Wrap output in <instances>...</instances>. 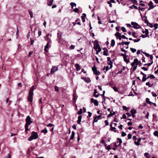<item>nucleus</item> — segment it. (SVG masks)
Masks as SVG:
<instances>
[{
  "instance_id": "nucleus-1",
  "label": "nucleus",
  "mask_w": 158,
  "mask_h": 158,
  "mask_svg": "<svg viewBox=\"0 0 158 158\" xmlns=\"http://www.w3.org/2000/svg\"><path fill=\"white\" fill-rule=\"evenodd\" d=\"M36 88L33 85L31 87L29 90V96L27 98L28 101L29 102H32L33 98V90Z\"/></svg>"
},
{
  "instance_id": "nucleus-2",
  "label": "nucleus",
  "mask_w": 158,
  "mask_h": 158,
  "mask_svg": "<svg viewBox=\"0 0 158 158\" xmlns=\"http://www.w3.org/2000/svg\"><path fill=\"white\" fill-rule=\"evenodd\" d=\"M38 137L37 133L35 131H33L31 133V136L28 139L29 141H31L33 139H37Z\"/></svg>"
},
{
  "instance_id": "nucleus-3",
  "label": "nucleus",
  "mask_w": 158,
  "mask_h": 158,
  "mask_svg": "<svg viewBox=\"0 0 158 158\" xmlns=\"http://www.w3.org/2000/svg\"><path fill=\"white\" fill-rule=\"evenodd\" d=\"M92 70L94 74L96 75H99L100 74V72L97 70V68L95 65L92 68Z\"/></svg>"
},
{
  "instance_id": "nucleus-4",
  "label": "nucleus",
  "mask_w": 158,
  "mask_h": 158,
  "mask_svg": "<svg viewBox=\"0 0 158 158\" xmlns=\"http://www.w3.org/2000/svg\"><path fill=\"white\" fill-rule=\"evenodd\" d=\"M131 24L133 26H132V27H133L135 29H139L140 28H141V27L136 22H132L131 23Z\"/></svg>"
},
{
  "instance_id": "nucleus-5",
  "label": "nucleus",
  "mask_w": 158,
  "mask_h": 158,
  "mask_svg": "<svg viewBox=\"0 0 158 158\" xmlns=\"http://www.w3.org/2000/svg\"><path fill=\"white\" fill-rule=\"evenodd\" d=\"M25 120L26 122L25 125H29L32 123V122L31 121V118L29 116H27Z\"/></svg>"
},
{
  "instance_id": "nucleus-6",
  "label": "nucleus",
  "mask_w": 158,
  "mask_h": 158,
  "mask_svg": "<svg viewBox=\"0 0 158 158\" xmlns=\"http://www.w3.org/2000/svg\"><path fill=\"white\" fill-rule=\"evenodd\" d=\"M94 43L95 44H94V48L95 50H97L98 48L100 47V45L99 44V42L97 40H95Z\"/></svg>"
},
{
  "instance_id": "nucleus-7",
  "label": "nucleus",
  "mask_w": 158,
  "mask_h": 158,
  "mask_svg": "<svg viewBox=\"0 0 158 158\" xmlns=\"http://www.w3.org/2000/svg\"><path fill=\"white\" fill-rule=\"evenodd\" d=\"M138 60L137 58L135 59L133 62L131 64L132 66H134L135 64L136 66H137L138 65Z\"/></svg>"
},
{
  "instance_id": "nucleus-8",
  "label": "nucleus",
  "mask_w": 158,
  "mask_h": 158,
  "mask_svg": "<svg viewBox=\"0 0 158 158\" xmlns=\"http://www.w3.org/2000/svg\"><path fill=\"white\" fill-rule=\"evenodd\" d=\"M91 103H94V105L96 106H98V101L96 99H94L93 98H91L90 100Z\"/></svg>"
},
{
  "instance_id": "nucleus-9",
  "label": "nucleus",
  "mask_w": 158,
  "mask_h": 158,
  "mask_svg": "<svg viewBox=\"0 0 158 158\" xmlns=\"http://www.w3.org/2000/svg\"><path fill=\"white\" fill-rule=\"evenodd\" d=\"M153 4L152 1H151L149 2L148 5L149 6V8H148V10H150L151 9H153L156 6H153Z\"/></svg>"
},
{
  "instance_id": "nucleus-10",
  "label": "nucleus",
  "mask_w": 158,
  "mask_h": 158,
  "mask_svg": "<svg viewBox=\"0 0 158 158\" xmlns=\"http://www.w3.org/2000/svg\"><path fill=\"white\" fill-rule=\"evenodd\" d=\"M58 67L56 66H53L51 69L50 73H54L55 71L58 70Z\"/></svg>"
},
{
  "instance_id": "nucleus-11",
  "label": "nucleus",
  "mask_w": 158,
  "mask_h": 158,
  "mask_svg": "<svg viewBox=\"0 0 158 158\" xmlns=\"http://www.w3.org/2000/svg\"><path fill=\"white\" fill-rule=\"evenodd\" d=\"M81 79H83L87 83H89L91 81V80L89 78H86L85 77H82Z\"/></svg>"
},
{
  "instance_id": "nucleus-12",
  "label": "nucleus",
  "mask_w": 158,
  "mask_h": 158,
  "mask_svg": "<svg viewBox=\"0 0 158 158\" xmlns=\"http://www.w3.org/2000/svg\"><path fill=\"white\" fill-rule=\"evenodd\" d=\"M101 115H99L98 116H96L94 118V119L93 123L94 122H97L98 121V119H97L96 120H95V119H96L98 118L99 119H100V118L101 117Z\"/></svg>"
},
{
  "instance_id": "nucleus-13",
  "label": "nucleus",
  "mask_w": 158,
  "mask_h": 158,
  "mask_svg": "<svg viewBox=\"0 0 158 158\" xmlns=\"http://www.w3.org/2000/svg\"><path fill=\"white\" fill-rule=\"evenodd\" d=\"M82 118V116L80 115L78 116V120L77 121V123L79 124H81V120Z\"/></svg>"
},
{
  "instance_id": "nucleus-14",
  "label": "nucleus",
  "mask_w": 158,
  "mask_h": 158,
  "mask_svg": "<svg viewBox=\"0 0 158 158\" xmlns=\"http://www.w3.org/2000/svg\"><path fill=\"white\" fill-rule=\"evenodd\" d=\"M75 65L76 67V69L77 71H79L81 69V68L78 64H76Z\"/></svg>"
},
{
  "instance_id": "nucleus-15",
  "label": "nucleus",
  "mask_w": 158,
  "mask_h": 158,
  "mask_svg": "<svg viewBox=\"0 0 158 158\" xmlns=\"http://www.w3.org/2000/svg\"><path fill=\"white\" fill-rule=\"evenodd\" d=\"M96 93H97V91L96 89H95L94 90V93L93 96L94 97L97 98L99 96V94H96Z\"/></svg>"
},
{
  "instance_id": "nucleus-16",
  "label": "nucleus",
  "mask_w": 158,
  "mask_h": 158,
  "mask_svg": "<svg viewBox=\"0 0 158 158\" xmlns=\"http://www.w3.org/2000/svg\"><path fill=\"white\" fill-rule=\"evenodd\" d=\"M73 101L75 103L77 99V97L76 94H74L73 95Z\"/></svg>"
},
{
  "instance_id": "nucleus-17",
  "label": "nucleus",
  "mask_w": 158,
  "mask_h": 158,
  "mask_svg": "<svg viewBox=\"0 0 158 158\" xmlns=\"http://www.w3.org/2000/svg\"><path fill=\"white\" fill-rule=\"evenodd\" d=\"M75 133L73 131L72 132V134L70 138V140L73 139L75 136Z\"/></svg>"
},
{
  "instance_id": "nucleus-18",
  "label": "nucleus",
  "mask_w": 158,
  "mask_h": 158,
  "mask_svg": "<svg viewBox=\"0 0 158 158\" xmlns=\"http://www.w3.org/2000/svg\"><path fill=\"white\" fill-rule=\"evenodd\" d=\"M62 36V34L60 32H58L57 34V38L59 40H60L61 37Z\"/></svg>"
},
{
  "instance_id": "nucleus-19",
  "label": "nucleus",
  "mask_w": 158,
  "mask_h": 158,
  "mask_svg": "<svg viewBox=\"0 0 158 158\" xmlns=\"http://www.w3.org/2000/svg\"><path fill=\"white\" fill-rule=\"evenodd\" d=\"M114 35L116 36L117 39H118L119 36H121V34L120 33L118 32H117Z\"/></svg>"
},
{
  "instance_id": "nucleus-20",
  "label": "nucleus",
  "mask_w": 158,
  "mask_h": 158,
  "mask_svg": "<svg viewBox=\"0 0 158 158\" xmlns=\"http://www.w3.org/2000/svg\"><path fill=\"white\" fill-rule=\"evenodd\" d=\"M127 56L125 57H124L123 58L124 60V61L125 62H126L127 63H129V62H130V60L129 59H127Z\"/></svg>"
},
{
  "instance_id": "nucleus-21",
  "label": "nucleus",
  "mask_w": 158,
  "mask_h": 158,
  "mask_svg": "<svg viewBox=\"0 0 158 158\" xmlns=\"http://www.w3.org/2000/svg\"><path fill=\"white\" fill-rule=\"evenodd\" d=\"M115 114V112L113 111V113H112L111 112H110V114L108 115L107 117H111L114 115Z\"/></svg>"
},
{
  "instance_id": "nucleus-22",
  "label": "nucleus",
  "mask_w": 158,
  "mask_h": 158,
  "mask_svg": "<svg viewBox=\"0 0 158 158\" xmlns=\"http://www.w3.org/2000/svg\"><path fill=\"white\" fill-rule=\"evenodd\" d=\"M48 42L47 43V44L46 45V46L45 47L44 50L46 52H48V50L47 49V48H48Z\"/></svg>"
},
{
  "instance_id": "nucleus-23",
  "label": "nucleus",
  "mask_w": 158,
  "mask_h": 158,
  "mask_svg": "<svg viewBox=\"0 0 158 158\" xmlns=\"http://www.w3.org/2000/svg\"><path fill=\"white\" fill-rule=\"evenodd\" d=\"M146 102L147 103L149 104L150 105H151L152 103V102H151L149 101V98H147L146 99Z\"/></svg>"
},
{
  "instance_id": "nucleus-24",
  "label": "nucleus",
  "mask_w": 158,
  "mask_h": 158,
  "mask_svg": "<svg viewBox=\"0 0 158 158\" xmlns=\"http://www.w3.org/2000/svg\"><path fill=\"white\" fill-rule=\"evenodd\" d=\"M130 112L131 113V114H135L136 113V110L133 109L131 110Z\"/></svg>"
},
{
  "instance_id": "nucleus-25",
  "label": "nucleus",
  "mask_w": 158,
  "mask_h": 158,
  "mask_svg": "<svg viewBox=\"0 0 158 158\" xmlns=\"http://www.w3.org/2000/svg\"><path fill=\"white\" fill-rule=\"evenodd\" d=\"M115 44V41L114 39L112 40H111V45L112 47L114 46Z\"/></svg>"
},
{
  "instance_id": "nucleus-26",
  "label": "nucleus",
  "mask_w": 158,
  "mask_h": 158,
  "mask_svg": "<svg viewBox=\"0 0 158 158\" xmlns=\"http://www.w3.org/2000/svg\"><path fill=\"white\" fill-rule=\"evenodd\" d=\"M149 31L147 29H145V35L147 37H149Z\"/></svg>"
},
{
  "instance_id": "nucleus-27",
  "label": "nucleus",
  "mask_w": 158,
  "mask_h": 158,
  "mask_svg": "<svg viewBox=\"0 0 158 158\" xmlns=\"http://www.w3.org/2000/svg\"><path fill=\"white\" fill-rule=\"evenodd\" d=\"M132 3L134 4L137 5L138 3H137V1L136 0H130Z\"/></svg>"
},
{
  "instance_id": "nucleus-28",
  "label": "nucleus",
  "mask_w": 158,
  "mask_h": 158,
  "mask_svg": "<svg viewBox=\"0 0 158 158\" xmlns=\"http://www.w3.org/2000/svg\"><path fill=\"white\" fill-rule=\"evenodd\" d=\"M129 43H130V42H122V45L123 46H124V44H126V45H128L129 44Z\"/></svg>"
},
{
  "instance_id": "nucleus-29",
  "label": "nucleus",
  "mask_w": 158,
  "mask_h": 158,
  "mask_svg": "<svg viewBox=\"0 0 158 158\" xmlns=\"http://www.w3.org/2000/svg\"><path fill=\"white\" fill-rule=\"evenodd\" d=\"M41 132L44 133L45 134H46L48 132V131L46 129V128H45L44 130H42L41 131Z\"/></svg>"
},
{
  "instance_id": "nucleus-30",
  "label": "nucleus",
  "mask_w": 158,
  "mask_h": 158,
  "mask_svg": "<svg viewBox=\"0 0 158 158\" xmlns=\"http://www.w3.org/2000/svg\"><path fill=\"white\" fill-rule=\"evenodd\" d=\"M70 5L71 6V7L72 8H73V6H76V4L75 3L73 2H71L70 3Z\"/></svg>"
},
{
  "instance_id": "nucleus-31",
  "label": "nucleus",
  "mask_w": 158,
  "mask_h": 158,
  "mask_svg": "<svg viewBox=\"0 0 158 158\" xmlns=\"http://www.w3.org/2000/svg\"><path fill=\"white\" fill-rule=\"evenodd\" d=\"M129 8L131 9H133V8H134L135 9H137L138 8L137 6L134 5H133L132 6H130Z\"/></svg>"
},
{
  "instance_id": "nucleus-32",
  "label": "nucleus",
  "mask_w": 158,
  "mask_h": 158,
  "mask_svg": "<svg viewBox=\"0 0 158 158\" xmlns=\"http://www.w3.org/2000/svg\"><path fill=\"white\" fill-rule=\"evenodd\" d=\"M108 64L110 65V69H111L113 67V62L112 61H110V62L108 63Z\"/></svg>"
},
{
  "instance_id": "nucleus-33",
  "label": "nucleus",
  "mask_w": 158,
  "mask_h": 158,
  "mask_svg": "<svg viewBox=\"0 0 158 158\" xmlns=\"http://www.w3.org/2000/svg\"><path fill=\"white\" fill-rule=\"evenodd\" d=\"M108 52V50H105L103 52V55H105V56H108V54L107 53Z\"/></svg>"
},
{
  "instance_id": "nucleus-34",
  "label": "nucleus",
  "mask_w": 158,
  "mask_h": 158,
  "mask_svg": "<svg viewBox=\"0 0 158 158\" xmlns=\"http://www.w3.org/2000/svg\"><path fill=\"white\" fill-rule=\"evenodd\" d=\"M117 140H119V144L118 145V146H120L121 143H122V139L119 138H117Z\"/></svg>"
},
{
  "instance_id": "nucleus-35",
  "label": "nucleus",
  "mask_w": 158,
  "mask_h": 158,
  "mask_svg": "<svg viewBox=\"0 0 158 158\" xmlns=\"http://www.w3.org/2000/svg\"><path fill=\"white\" fill-rule=\"evenodd\" d=\"M154 135L158 137V131H155L154 133Z\"/></svg>"
},
{
  "instance_id": "nucleus-36",
  "label": "nucleus",
  "mask_w": 158,
  "mask_h": 158,
  "mask_svg": "<svg viewBox=\"0 0 158 158\" xmlns=\"http://www.w3.org/2000/svg\"><path fill=\"white\" fill-rule=\"evenodd\" d=\"M136 33L134 31L132 32V36L135 38L137 37V36L136 35Z\"/></svg>"
},
{
  "instance_id": "nucleus-37",
  "label": "nucleus",
  "mask_w": 158,
  "mask_h": 158,
  "mask_svg": "<svg viewBox=\"0 0 158 158\" xmlns=\"http://www.w3.org/2000/svg\"><path fill=\"white\" fill-rule=\"evenodd\" d=\"M130 50L132 53H134L136 52V50L135 48H130Z\"/></svg>"
},
{
  "instance_id": "nucleus-38",
  "label": "nucleus",
  "mask_w": 158,
  "mask_h": 158,
  "mask_svg": "<svg viewBox=\"0 0 158 158\" xmlns=\"http://www.w3.org/2000/svg\"><path fill=\"white\" fill-rule=\"evenodd\" d=\"M82 113V110L81 109H80L79 110L77 114L79 115H81Z\"/></svg>"
},
{
  "instance_id": "nucleus-39",
  "label": "nucleus",
  "mask_w": 158,
  "mask_h": 158,
  "mask_svg": "<svg viewBox=\"0 0 158 158\" xmlns=\"http://www.w3.org/2000/svg\"><path fill=\"white\" fill-rule=\"evenodd\" d=\"M53 0H50L49 1V3L48 4V5L49 6H51L53 4Z\"/></svg>"
},
{
  "instance_id": "nucleus-40",
  "label": "nucleus",
  "mask_w": 158,
  "mask_h": 158,
  "mask_svg": "<svg viewBox=\"0 0 158 158\" xmlns=\"http://www.w3.org/2000/svg\"><path fill=\"white\" fill-rule=\"evenodd\" d=\"M110 129L111 131H114L115 132H116V129L115 127H111L110 128Z\"/></svg>"
},
{
  "instance_id": "nucleus-41",
  "label": "nucleus",
  "mask_w": 158,
  "mask_h": 158,
  "mask_svg": "<svg viewBox=\"0 0 158 158\" xmlns=\"http://www.w3.org/2000/svg\"><path fill=\"white\" fill-rule=\"evenodd\" d=\"M28 126L29 125H25V132H27L29 130V129H28Z\"/></svg>"
},
{
  "instance_id": "nucleus-42",
  "label": "nucleus",
  "mask_w": 158,
  "mask_h": 158,
  "mask_svg": "<svg viewBox=\"0 0 158 158\" xmlns=\"http://www.w3.org/2000/svg\"><path fill=\"white\" fill-rule=\"evenodd\" d=\"M123 110H125L127 111H128V108L125 106H123Z\"/></svg>"
},
{
  "instance_id": "nucleus-43",
  "label": "nucleus",
  "mask_w": 158,
  "mask_h": 158,
  "mask_svg": "<svg viewBox=\"0 0 158 158\" xmlns=\"http://www.w3.org/2000/svg\"><path fill=\"white\" fill-rule=\"evenodd\" d=\"M29 11V13L30 15V16L32 18L33 17V12H32L30 10H29L28 11Z\"/></svg>"
},
{
  "instance_id": "nucleus-44",
  "label": "nucleus",
  "mask_w": 158,
  "mask_h": 158,
  "mask_svg": "<svg viewBox=\"0 0 158 158\" xmlns=\"http://www.w3.org/2000/svg\"><path fill=\"white\" fill-rule=\"evenodd\" d=\"M142 52L143 54H144L147 57H149V56H150V55L148 53H147V52Z\"/></svg>"
},
{
  "instance_id": "nucleus-45",
  "label": "nucleus",
  "mask_w": 158,
  "mask_h": 158,
  "mask_svg": "<svg viewBox=\"0 0 158 158\" xmlns=\"http://www.w3.org/2000/svg\"><path fill=\"white\" fill-rule=\"evenodd\" d=\"M158 24L157 23H154L153 25V27H154L155 28L154 30H156L158 28Z\"/></svg>"
},
{
  "instance_id": "nucleus-46",
  "label": "nucleus",
  "mask_w": 158,
  "mask_h": 158,
  "mask_svg": "<svg viewBox=\"0 0 158 158\" xmlns=\"http://www.w3.org/2000/svg\"><path fill=\"white\" fill-rule=\"evenodd\" d=\"M86 17V15L85 13H83L82 14V16H81V18L82 19H85Z\"/></svg>"
},
{
  "instance_id": "nucleus-47",
  "label": "nucleus",
  "mask_w": 158,
  "mask_h": 158,
  "mask_svg": "<svg viewBox=\"0 0 158 158\" xmlns=\"http://www.w3.org/2000/svg\"><path fill=\"white\" fill-rule=\"evenodd\" d=\"M140 40V39H137L133 40L135 43L139 42Z\"/></svg>"
},
{
  "instance_id": "nucleus-48",
  "label": "nucleus",
  "mask_w": 158,
  "mask_h": 158,
  "mask_svg": "<svg viewBox=\"0 0 158 158\" xmlns=\"http://www.w3.org/2000/svg\"><path fill=\"white\" fill-rule=\"evenodd\" d=\"M30 40H31V45H33V43L34 42V40L32 39L31 38H30Z\"/></svg>"
},
{
  "instance_id": "nucleus-49",
  "label": "nucleus",
  "mask_w": 158,
  "mask_h": 158,
  "mask_svg": "<svg viewBox=\"0 0 158 158\" xmlns=\"http://www.w3.org/2000/svg\"><path fill=\"white\" fill-rule=\"evenodd\" d=\"M73 10L74 12L76 13H77L79 11V9L77 8H75Z\"/></svg>"
},
{
  "instance_id": "nucleus-50",
  "label": "nucleus",
  "mask_w": 158,
  "mask_h": 158,
  "mask_svg": "<svg viewBox=\"0 0 158 158\" xmlns=\"http://www.w3.org/2000/svg\"><path fill=\"white\" fill-rule=\"evenodd\" d=\"M88 116H87L88 118H90L91 116V115H92V113H91L90 112H88Z\"/></svg>"
},
{
  "instance_id": "nucleus-51",
  "label": "nucleus",
  "mask_w": 158,
  "mask_h": 158,
  "mask_svg": "<svg viewBox=\"0 0 158 158\" xmlns=\"http://www.w3.org/2000/svg\"><path fill=\"white\" fill-rule=\"evenodd\" d=\"M126 135V134L123 131L122 132L121 135L122 137H124Z\"/></svg>"
},
{
  "instance_id": "nucleus-52",
  "label": "nucleus",
  "mask_w": 158,
  "mask_h": 158,
  "mask_svg": "<svg viewBox=\"0 0 158 158\" xmlns=\"http://www.w3.org/2000/svg\"><path fill=\"white\" fill-rule=\"evenodd\" d=\"M97 18H98V24H101L102 23H101V21L100 20V17L98 16Z\"/></svg>"
},
{
  "instance_id": "nucleus-53",
  "label": "nucleus",
  "mask_w": 158,
  "mask_h": 158,
  "mask_svg": "<svg viewBox=\"0 0 158 158\" xmlns=\"http://www.w3.org/2000/svg\"><path fill=\"white\" fill-rule=\"evenodd\" d=\"M141 69H143L144 71H147L148 70V68L144 67H142Z\"/></svg>"
},
{
  "instance_id": "nucleus-54",
  "label": "nucleus",
  "mask_w": 158,
  "mask_h": 158,
  "mask_svg": "<svg viewBox=\"0 0 158 158\" xmlns=\"http://www.w3.org/2000/svg\"><path fill=\"white\" fill-rule=\"evenodd\" d=\"M106 149L108 150H110L111 149L110 145H108V146H107L106 147Z\"/></svg>"
},
{
  "instance_id": "nucleus-55",
  "label": "nucleus",
  "mask_w": 158,
  "mask_h": 158,
  "mask_svg": "<svg viewBox=\"0 0 158 158\" xmlns=\"http://www.w3.org/2000/svg\"><path fill=\"white\" fill-rule=\"evenodd\" d=\"M131 137L132 135L131 134H129L128 135L127 137L128 139H131Z\"/></svg>"
},
{
  "instance_id": "nucleus-56",
  "label": "nucleus",
  "mask_w": 158,
  "mask_h": 158,
  "mask_svg": "<svg viewBox=\"0 0 158 158\" xmlns=\"http://www.w3.org/2000/svg\"><path fill=\"white\" fill-rule=\"evenodd\" d=\"M146 85H147V86H148L150 87H152V85H151V84H150L149 82H147L146 83Z\"/></svg>"
},
{
  "instance_id": "nucleus-57",
  "label": "nucleus",
  "mask_w": 158,
  "mask_h": 158,
  "mask_svg": "<svg viewBox=\"0 0 158 158\" xmlns=\"http://www.w3.org/2000/svg\"><path fill=\"white\" fill-rule=\"evenodd\" d=\"M121 29L122 31L123 32H125L126 31V29L124 27H122L121 28Z\"/></svg>"
},
{
  "instance_id": "nucleus-58",
  "label": "nucleus",
  "mask_w": 158,
  "mask_h": 158,
  "mask_svg": "<svg viewBox=\"0 0 158 158\" xmlns=\"http://www.w3.org/2000/svg\"><path fill=\"white\" fill-rule=\"evenodd\" d=\"M70 49H73L74 48H75V46L73 45H72L70 46Z\"/></svg>"
},
{
  "instance_id": "nucleus-59",
  "label": "nucleus",
  "mask_w": 158,
  "mask_h": 158,
  "mask_svg": "<svg viewBox=\"0 0 158 158\" xmlns=\"http://www.w3.org/2000/svg\"><path fill=\"white\" fill-rule=\"evenodd\" d=\"M127 118V116L125 114H123V115L122 117L121 118V119H125Z\"/></svg>"
},
{
  "instance_id": "nucleus-60",
  "label": "nucleus",
  "mask_w": 158,
  "mask_h": 158,
  "mask_svg": "<svg viewBox=\"0 0 158 158\" xmlns=\"http://www.w3.org/2000/svg\"><path fill=\"white\" fill-rule=\"evenodd\" d=\"M135 144L137 146H139V145L140 143H139V142H138V141H135Z\"/></svg>"
},
{
  "instance_id": "nucleus-61",
  "label": "nucleus",
  "mask_w": 158,
  "mask_h": 158,
  "mask_svg": "<svg viewBox=\"0 0 158 158\" xmlns=\"http://www.w3.org/2000/svg\"><path fill=\"white\" fill-rule=\"evenodd\" d=\"M111 2L110 1H108L107 2V3L109 5V6L110 7H112V4L111 3Z\"/></svg>"
},
{
  "instance_id": "nucleus-62",
  "label": "nucleus",
  "mask_w": 158,
  "mask_h": 158,
  "mask_svg": "<svg viewBox=\"0 0 158 158\" xmlns=\"http://www.w3.org/2000/svg\"><path fill=\"white\" fill-rule=\"evenodd\" d=\"M147 80L146 77H143L142 82H144Z\"/></svg>"
},
{
  "instance_id": "nucleus-63",
  "label": "nucleus",
  "mask_w": 158,
  "mask_h": 158,
  "mask_svg": "<svg viewBox=\"0 0 158 158\" xmlns=\"http://www.w3.org/2000/svg\"><path fill=\"white\" fill-rule=\"evenodd\" d=\"M113 89L114 90L115 92H117L118 91V89L116 87H113Z\"/></svg>"
},
{
  "instance_id": "nucleus-64",
  "label": "nucleus",
  "mask_w": 158,
  "mask_h": 158,
  "mask_svg": "<svg viewBox=\"0 0 158 158\" xmlns=\"http://www.w3.org/2000/svg\"><path fill=\"white\" fill-rule=\"evenodd\" d=\"M55 91H58L59 90L58 87H57V86H55Z\"/></svg>"
}]
</instances>
